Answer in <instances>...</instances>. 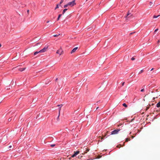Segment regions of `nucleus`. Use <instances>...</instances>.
<instances>
[{"instance_id":"1","label":"nucleus","mask_w":160,"mask_h":160,"mask_svg":"<svg viewBox=\"0 0 160 160\" xmlns=\"http://www.w3.org/2000/svg\"><path fill=\"white\" fill-rule=\"evenodd\" d=\"M76 4V3H75V0H73V1L71 2H69L68 3V5L69 6H70L72 7L74 6Z\"/></svg>"},{"instance_id":"2","label":"nucleus","mask_w":160,"mask_h":160,"mask_svg":"<svg viewBox=\"0 0 160 160\" xmlns=\"http://www.w3.org/2000/svg\"><path fill=\"white\" fill-rule=\"evenodd\" d=\"M120 131L119 129H116L112 131L111 132V134H116L118 133V132Z\"/></svg>"},{"instance_id":"3","label":"nucleus","mask_w":160,"mask_h":160,"mask_svg":"<svg viewBox=\"0 0 160 160\" xmlns=\"http://www.w3.org/2000/svg\"><path fill=\"white\" fill-rule=\"evenodd\" d=\"M48 48V46L45 47L43 49L40 50V52H41V53L45 52L46 51V50Z\"/></svg>"},{"instance_id":"4","label":"nucleus","mask_w":160,"mask_h":160,"mask_svg":"<svg viewBox=\"0 0 160 160\" xmlns=\"http://www.w3.org/2000/svg\"><path fill=\"white\" fill-rule=\"evenodd\" d=\"M79 153V151H77L76 152H74V153L72 155V157L73 158L76 156Z\"/></svg>"},{"instance_id":"5","label":"nucleus","mask_w":160,"mask_h":160,"mask_svg":"<svg viewBox=\"0 0 160 160\" xmlns=\"http://www.w3.org/2000/svg\"><path fill=\"white\" fill-rule=\"evenodd\" d=\"M63 51L61 49L58 50L57 51L56 53L61 55L62 54Z\"/></svg>"},{"instance_id":"6","label":"nucleus","mask_w":160,"mask_h":160,"mask_svg":"<svg viewBox=\"0 0 160 160\" xmlns=\"http://www.w3.org/2000/svg\"><path fill=\"white\" fill-rule=\"evenodd\" d=\"M57 106L59 107V114L60 112V110L61 109V108L62 106V104L58 105H57ZM59 115H58V118H59Z\"/></svg>"},{"instance_id":"7","label":"nucleus","mask_w":160,"mask_h":160,"mask_svg":"<svg viewBox=\"0 0 160 160\" xmlns=\"http://www.w3.org/2000/svg\"><path fill=\"white\" fill-rule=\"evenodd\" d=\"M78 48V47H75L71 51V54H72V53H73V52H75L76 51L77 49Z\"/></svg>"},{"instance_id":"8","label":"nucleus","mask_w":160,"mask_h":160,"mask_svg":"<svg viewBox=\"0 0 160 160\" xmlns=\"http://www.w3.org/2000/svg\"><path fill=\"white\" fill-rule=\"evenodd\" d=\"M67 10H68V9H67V8H65V9H64L63 10V11H62V14H64V13H65V12H66V11H67Z\"/></svg>"},{"instance_id":"9","label":"nucleus","mask_w":160,"mask_h":160,"mask_svg":"<svg viewBox=\"0 0 160 160\" xmlns=\"http://www.w3.org/2000/svg\"><path fill=\"white\" fill-rule=\"evenodd\" d=\"M62 16V14H60L59 15L58 18H57V20L58 21L59 20L60 18Z\"/></svg>"},{"instance_id":"10","label":"nucleus","mask_w":160,"mask_h":160,"mask_svg":"<svg viewBox=\"0 0 160 160\" xmlns=\"http://www.w3.org/2000/svg\"><path fill=\"white\" fill-rule=\"evenodd\" d=\"M41 53V52H40V50L39 51H37V52H35L34 53V55H36V54H38V53Z\"/></svg>"},{"instance_id":"11","label":"nucleus","mask_w":160,"mask_h":160,"mask_svg":"<svg viewBox=\"0 0 160 160\" xmlns=\"http://www.w3.org/2000/svg\"><path fill=\"white\" fill-rule=\"evenodd\" d=\"M157 106L158 108L160 107V101L157 104Z\"/></svg>"},{"instance_id":"12","label":"nucleus","mask_w":160,"mask_h":160,"mask_svg":"<svg viewBox=\"0 0 160 160\" xmlns=\"http://www.w3.org/2000/svg\"><path fill=\"white\" fill-rule=\"evenodd\" d=\"M59 6H60V5H59L58 4H57L56 6L55 7V9L56 10L58 8H59Z\"/></svg>"},{"instance_id":"13","label":"nucleus","mask_w":160,"mask_h":160,"mask_svg":"<svg viewBox=\"0 0 160 160\" xmlns=\"http://www.w3.org/2000/svg\"><path fill=\"white\" fill-rule=\"evenodd\" d=\"M153 4V2H150L149 3L150 7L152 8V5Z\"/></svg>"},{"instance_id":"14","label":"nucleus","mask_w":160,"mask_h":160,"mask_svg":"<svg viewBox=\"0 0 160 160\" xmlns=\"http://www.w3.org/2000/svg\"><path fill=\"white\" fill-rule=\"evenodd\" d=\"M160 16V15H158L157 16L154 15L153 16V18H156L158 17H159Z\"/></svg>"},{"instance_id":"15","label":"nucleus","mask_w":160,"mask_h":160,"mask_svg":"<svg viewBox=\"0 0 160 160\" xmlns=\"http://www.w3.org/2000/svg\"><path fill=\"white\" fill-rule=\"evenodd\" d=\"M64 1V0H61V1L60 2V3L59 4H58L59 5H60L61 6V4L62 3H63V2Z\"/></svg>"},{"instance_id":"16","label":"nucleus","mask_w":160,"mask_h":160,"mask_svg":"<svg viewBox=\"0 0 160 160\" xmlns=\"http://www.w3.org/2000/svg\"><path fill=\"white\" fill-rule=\"evenodd\" d=\"M60 35V34H55L53 35V36L54 37H56L59 36Z\"/></svg>"},{"instance_id":"17","label":"nucleus","mask_w":160,"mask_h":160,"mask_svg":"<svg viewBox=\"0 0 160 160\" xmlns=\"http://www.w3.org/2000/svg\"><path fill=\"white\" fill-rule=\"evenodd\" d=\"M143 71V69L141 70L138 73V74H140L142 73Z\"/></svg>"},{"instance_id":"18","label":"nucleus","mask_w":160,"mask_h":160,"mask_svg":"<svg viewBox=\"0 0 160 160\" xmlns=\"http://www.w3.org/2000/svg\"><path fill=\"white\" fill-rule=\"evenodd\" d=\"M122 105L124 107H127V104L125 103H123L122 104Z\"/></svg>"},{"instance_id":"19","label":"nucleus","mask_w":160,"mask_h":160,"mask_svg":"<svg viewBox=\"0 0 160 160\" xmlns=\"http://www.w3.org/2000/svg\"><path fill=\"white\" fill-rule=\"evenodd\" d=\"M25 68H21L20 70V71H23L24 70H25Z\"/></svg>"},{"instance_id":"20","label":"nucleus","mask_w":160,"mask_h":160,"mask_svg":"<svg viewBox=\"0 0 160 160\" xmlns=\"http://www.w3.org/2000/svg\"><path fill=\"white\" fill-rule=\"evenodd\" d=\"M68 6H69V5H68V4H66V5H64V6H63V7H64V8H66Z\"/></svg>"},{"instance_id":"21","label":"nucleus","mask_w":160,"mask_h":160,"mask_svg":"<svg viewBox=\"0 0 160 160\" xmlns=\"http://www.w3.org/2000/svg\"><path fill=\"white\" fill-rule=\"evenodd\" d=\"M130 139H128V138H127L126 139V142H128V141H129Z\"/></svg>"},{"instance_id":"22","label":"nucleus","mask_w":160,"mask_h":160,"mask_svg":"<svg viewBox=\"0 0 160 160\" xmlns=\"http://www.w3.org/2000/svg\"><path fill=\"white\" fill-rule=\"evenodd\" d=\"M135 59V58L134 57H132L131 58V60H134Z\"/></svg>"},{"instance_id":"23","label":"nucleus","mask_w":160,"mask_h":160,"mask_svg":"<svg viewBox=\"0 0 160 160\" xmlns=\"http://www.w3.org/2000/svg\"><path fill=\"white\" fill-rule=\"evenodd\" d=\"M11 120H12V118H9L8 119V122H10V121H11Z\"/></svg>"},{"instance_id":"24","label":"nucleus","mask_w":160,"mask_h":160,"mask_svg":"<svg viewBox=\"0 0 160 160\" xmlns=\"http://www.w3.org/2000/svg\"><path fill=\"white\" fill-rule=\"evenodd\" d=\"M50 146L52 147H53L55 146V145L54 144H51Z\"/></svg>"},{"instance_id":"25","label":"nucleus","mask_w":160,"mask_h":160,"mask_svg":"<svg viewBox=\"0 0 160 160\" xmlns=\"http://www.w3.org/2000/svg\"><path fill=\"white\" fill-rule=\"evenodd\" d=\"M133 76V73H132L131 74L130 76V77L132 78Z\"/></svg>"},{"instance_id":"26","label":"nucleus","mask_w":160,"mask_h":160,"mask_svg":"<svg viewBox=\"0 0 160 160\" xmlns=\"http://www.w3.org/2000/svg\"><path fill=\"white\" fill-rule=\"evenodd\" d=\"M130 14V13H128L127 14V16H126V18H127L128 17V16Z\"/></svg>"},{"instance_id":"27","label":"nucleus","mask_w":160,"mask_h":160,"mask_svg":"<svg viewBox=\"0 0 160 160\" xmlns=\"http://www.w3.org/2000/svg\"><path fill=\"white\" fill-rule=\"evenodd\" d=\"M144 91V88L143 89H142L141 90V92H143Z\"/></svg>"},{"instance_id":"28","label":"nucleus","mask_w":160,"mask_h":160,"mask_svg":"<svg viewBox=\"0 0 160 160\" xmlns=\"http://www.w3.org/2000/svg\"><path fill=\"white\" fill-rule=\"evenodd\" d=\"M149 108V107H147L146 109V111Z\"/></svg>"},{"instance_id":"29","label":"nucleus","mask_w":160,"mask_h":160,"mask_svg":"<svg viewBox=\"0 0 160 160\" xmlns=\"http://www.w3.org/2000/svg\"><path fill=\"white\" fill-rule=\"evenodd\" d=\"M158 29H156L155 30V31H154V32H157L158 31Z\"/></svg>"},{"instance_id":"30","label":"nucleus","mask_w":160,"mask_h":160,"mask_svg":"<svg viewBox=\"0 0 160 160\" xmlns=\"http://www.w3.org/2000/svg\"><path fill=\"white\" fill-rule=\"evenodd\" d=\"M124 83H125V82H122V86H123L124 85Z\"/></svg>"},{"instance_id":"31","label":"nucleus","mask_w":160,"mask_h":160,"mask_svg":"<svg viewBox=\"0 0 160 160\" xmlns=\"http://www.w3.org/2000/svg\"><path fill=\"white\" fill-rule=\"evenodd\" d=\"M153 69H154V68H152L151 69V71H152V70H153Z\"/></svg>"},{"instance_id":"32","label":"nucleus","mask_w":160,"mask_h":160,"mask_svg":"<svg viewBox=\"0 0 160 160\" xmlns=\"http://www.w3.org/2000/svg\"><path fill=\"white\" fill-rule=\"evenodd\" d=\"M29 12V10H27V12H28V13Z\"/></svg>"},{"instance_id":"33","label":"nucleus","mask_w":160,"mask_h":160,"mask_svg":"<svg viewBox=\"0 0 160 160\" xmlns=\"http://www.w3.org/2000/svg\"><path fill=\"white\" fill-rule=\"evenodd\" d=\"M159 42V40H158V43Z\"/></svg>"},{"instance_id":"34","label":"nucleus","mask_w":160,"mask_h":160,"mask_svg":"<svg viewBox=\"0 0 160 160\" xmlns=\"http://www.w3.org/2000/svg\"><path fill=\"white\" fill-rule=\"evenodd\" d=\"M99 108V107H97L96 108V109H98Z\"/></svg>"},{"instance_id":"35","label":"nucleus","mask_w":160,"mask_h":160,"mask_svg":"<svg viewBox=\"0 0 160 160\" xmlns=\"http://www.w3.org/2000/svg\"><path fill=\"white\" fill-rule=\"evenodd\" d=\"M58 79V78H56V80H55V81L57 80Z\"/></svg>"},{"instance_id":"36","label":"nucleus","mask_w":160,"mask_h":160,"mask_svg":"<svg viewBox=\"0 0 160 160\" xmlns=\"http://www.w3.org/2000/svg\"><path fill=\"white\" fill-rule=\"evenodd\" d=\"M49 22V21H48L47 22V23H48Z\"/></svg>"},{"instance_id":"37","label":"nucleus","mask_w":160,"mask_h":160,"mask_svg":"<svg viewBox=\"0 0 160 160\" xmlns=\"http://www.w3.org/2000/svg\"><path fill=\"white\" fill-rule=\"evenodd\" d=\"M38 44H40V43H37L36 44V45H38Z\"/></svg>"},{"instance_id":"38","label":"nucleus","mask_w":160,"mask_h":160,"mask_svg":"<svg viewBox=\"0 0 160 160\" xmlns=\"http://www.w3.org/2000/svg\"><path fill=\"white\" fill-rule=\"evenodd\" d=\"M12 147V146H9V148H11Z\"/></svg>"},{"instance_id":"39","label":"nucleus","mask_w":160,"mask_h":160,"mask_svg":"<svg viewBox=\"0 0 160 160\" xmlns=\"http://www.w3.org/2000/svg\"><path fill=\"white\" fill-rule=\"evenodd\" d=\"M100 102V101H98V102H97V103H98V102Z\"/></svg>"},{"instance_id":"40","label":"nucleus","mask_w":160,"mask_h":160,"mask_svg":"<svg viewBox=\"0 0 160 160\" xmlns=\"http://www.w3.org/2000/svg\"><path fill=\"white\" fill-rule=\"evenodd\" d=\"M134 138V137H133V136H132V138Z\"/></svg>"},{"instance_id":"41","label":"nucleus","mask_w":160,"mask_h":160,"mask_svg":"<svg viewBox=\"0 0 160 160\" xmlns=\"http://www.w3.org/2000/svg\"><path fill=\"white\" fill-rule=\"evenodd\" d=\"M132 33H130V34H132Z\"/></svg>"},{"instance_id":"42","label":"nucleus","mask_w":160,"mask_h":160,"mask_svg":"<svg viewBox=\"0 0 160 160\" xmlns=\"http://www.w3.org/2000/svg\"><path fill=\"white\" fill-rule=\"evenodd\" d=\"M1 46V45L0 44V47Z\"/></svg>"}]
</instances>
